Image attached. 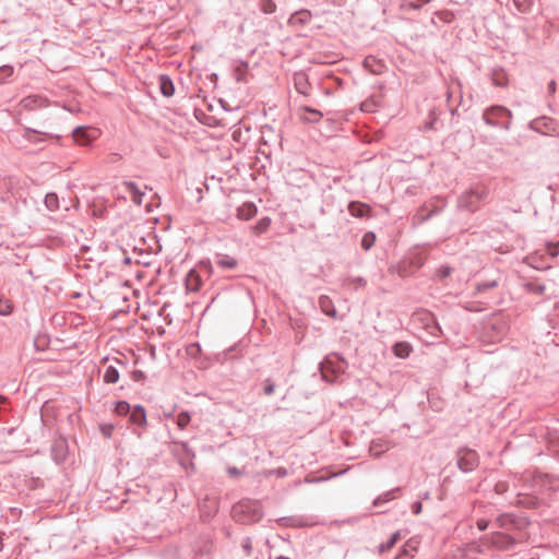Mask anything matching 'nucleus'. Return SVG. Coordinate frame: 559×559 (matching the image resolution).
I'll list each match as a JSON object with an SVG mask.
<instances>
[{
    "instance_id": "nucleus-1",
    "label": "nucleus",
    "mask_w": 559,
    "mask_h": 559,
    "mask_svg": "<svg viewBox=\"0 0 559 559\" xmlns=\"http://www.w3.org/2000/svg\"><path fill=\"white\" fill-rule=\"evenodd\" d=\"M97 136V130L87 127H76L72 131L73 141L82 146L88 145Z\"/></svg>"
},
{
    "instance_id": "nucleus-2",
    "label": "nucleus",
    "mask_w": 559,
    "mask_h": 559,
    "mask_svg": "<svg viewBox=\"0 0 559 559\" xmlns=\"http://www.w3.org/2000/svg\"><path fill=\"white\" fill-rule=\"evenodd\" d=\"M50 105V102L48 98L40 96V95H29L24 97L20 102V106L24 110H37L45 108Z\"/></svg>"
},
{
    "instance_id": "nucleus-3",
    "label": "nucleus",
    "mask_w": 559,
    "mask_h": 559,
    "mask_svg": "<svg viewBox=\"0 0 559 559\" xmlns=\"http://www.w3.org/2000/svg\"><path fill=\"white\" fill-rule=\"evenodd\" d=\"M298 117L302 122L317 123L322 119L323 115L317 109L301 107L298 110Z\"/></svg>"
},
{
    "instance_id": "nucleus-4",
    "label": "nucleus",
    "mask_w": 559,
    "mask_h": 559,
    "mask_svg": "<svg viewBox=\"0 0 559 559\" xmlns=\"http://www.w3.org/2000/svg\"><path fill=\"white\" fill-rule=\"evenodd\" d=\"M477 465V454L474 451H464L459 459V466L462 471H472Z\"/></svg>"
},
{
    "instance_id": "nucleus-5",
    "label": "nucleus",
    "mask_w": 559,
    "mask_h": 559,
    "mask_svg": "<svg viewBox=\"0 0 559 559\" xmlns=\"http://www.w3.org/2000/svg\"><path fill=\"white\" fill-rule=\"evenodd\" d=\"M502 116H507V117H510L511 116V112L506 109L504 107H501V106H495V107H491L490 109H488L485 114H484V119L485 121L488 123V124H491V126H495L497 122L495 121V118L497 117H502Z\"/></svg>"
},
{
    "instance_id": "nucleus-6",
    "label": "nucleus",
    "mask_w": 559,
    "mask_h": 559,
    "mask_svg": "<svg viewBox=\"0 0 559 559\" xmlns=\"http://www.w3.org/2000/svg\"><path fill=\"white\" fill-rule=\"evenodd\" d=\"M480 199L481 195L479 193L471 191L461 197L460 204L467 210L474 211L477 207Z\"/></svg>"
},
{
    "instance_id": "nucleus-7",
    "label": "nucleus",
    "mask_w": 559,
    "mask_h": 559,
    "mask_svg": "<svg viewBox=\"0 0 559 559\" xmlns=\"http://www.w3.org/2000/svg\"><path fill=\"white\" fill-rule=\"evenodd\" d=\"M258 210L252 202L241 204L237 210V217L241 221H249L255 216Z\"/></svg>"
},
{
    "instance_id": "nucleus-8",
    "label": "nucleus",
    "mask_w": 559,
    "mask_h": 559,
    "mask_svg": "<svg viewBox=\"0 0 559 559\" xmlns=\"http://www.w3.org/2000/svg\"><path fill=\"white\" fill-rule=\"evenodd\" d=\"M68 447L64 439H58L52 444L53 459L57 462H63L67 457Z\"/></svg>"
},
{
    "instance_id": "nucleus-9",
    "label": "nucleus",
    "mask_w": 559,
    "mask_h": 559,
    "mask_svg": "<svg viewBox=\"0 0 559 559\" xmlns=\"http://www.w3.org/2000/svg\"><path fill=\"white\" fill-rule=\"evenodd\" d=\"M202 281L195 271H190L186 277V287L190 292H197L201 287Z\"/></svg>"
},
{
    "instance_id": "nucleus-10",
    "label": "nucleus",
    "mask_w": 559,
    "mask_h": 559,
    "mask_svg": "<svg viewBox=\"0 0 559 559\" xmlns=\"http://www.w3.org/2000/svg\"><path fill=\"white\" fill-rule=\"evenodd\" d=\"M158 84H159V90L164 96L170 97L174 95L175 87H174L171 80L168 76L160 75L158 78Z\"/></svg>"
},
{
    "instance_id": "nucleus-11",
    "label": "nucleus",
    "mask_w": 559,
    "mask_h": 559,
    "mask_svg": "<svg viewBox=\"0 0 559 559\" xmlns=\"http://www.w3.org/2000/svg\"><path fill=\"white\" fill-rule=\"evenodd\" d=\"M311 20V13L307 10L296 12L288 21L290 25H305Z\"/></svg>"
},
{
    "instance_id": "nucleus-12",
    "label": "nucleus",
    "mask_w": 559,
    "mask_h": 559,
    "mask_svg": "<svg viewBox=\"0 0 559 559\" xmlns=\"http://www.w3.org/2000/svg\"><path fill=\"white\" fill-rule=\"evenodd\" d=\"M348 211L355 217H364L369 214L370 207L364 203L353 202L349 204Z\"/></svg>"
},
{
    "instance_id": "nucleus-13",
    "label": "nucleus",
    "mask_w": 559,
    "mask_h": 559,
    "mask_svg": "<svg viewBox=\"0 0 559 559\" xmlns=\"http://www.w3.org/2000/svg\"><path fill=\"white\" fill-rule=\"evenodd\" d=\"M294 82H295L296 90L299 93H301L304 95H308L309 94V85H308V82H307V78H306V75L304 73L295 74Z\"/></svg>"
},
{
    "instance_id": "nucleus-14",
    "label": "nucleus",
    "mask_w": 559,
    "mask_h": 559,
    "mask_svg": "<svg viewBox=\"0 0 559 559\" xmlns=\"http://www.w3.org/2000/svg\"><path fill=\"white\" fill-rule=\"evenodd\" d=\"M103 379L106 383H116L119 380V370L112 365L107 366Z\"/></svg>"
},
{
    "instance_id": "nucleus-15",
    "label": "nucleus",
    "mask_w": 559,
    "mask_h": 559,
    "mask_svg": "<svg viewBox=\"0 0 559 559\" xmlns=\"http://www.w3.org/2000/svg\"><path fill=\"white\" fill-rule=\"evenodd\" d=\"M412 352V346L408 343L400 342L394 345L393 353L396 357L406 358Z\"/></svg>"
},
{
    "instance_id": "nucleus-16",
    "label": "nucleus",
    "mask_w": 559,
    "mask_h": 559,
    "mask_svg": "<svg viewBox=\"0 0 559 559\" xmlns=\"http://www.w3.org/2000/svg\"><path fill=\"white\" fill-rule=\"evenodd\" d=\"M416 551L417 546L413 543H407L394 559H411Z\"/></svg>"
},
{
    "instance_id": "nucleus-17",
    "label": "nucleus",
    "mask_w": 559,
    "mask_h": 559,
    "mask_svg": "<svg viewBox=\"0 0 559 559\" xmlns=\"http://www.w3.org/2000/svg\"><path fill=\"white\" fill-rule=\"evenodd\" d=\"M271 226V218L263 217L257 222L254 226H252V231L257 235H261L265 233Z\"/></svg>"
},
{
    "instance_id": "nucleus-18",
    "label": "nucleus",
    "mask_w": 559,
    "mask_h": 559,
    "mask_svg": "<svg viewBox=\"0 0 559 559\" xmlns=\"http://www.w3.org/2000/svg\"><path fill=\"white\" fill-rule=\"evenodd\" d=\"M123 186L129 191L132 201L136 204H140V192L136 185L133 182H124Z\"/></svg>"
},
{
    "instance_id": "nucleus-19",
    "label": "nucleus",
    "mask_w": 559,
    "mask_h": 559,
    "mask_svg": "<svg viewBox=\"0 0 559 559\" xmlns=\"http://www.w3.org/2000/svg\"><path fill=\"white\" fill-rule=\"evenodd\" d=\"M492 83L496 86H506L508 84L507 74L502 70L495 71L492 73Z\"/></svg>"
},
{
    "instance_id": "nucleus-20",
    "label": "nucleus",
    "mask_w": 559,
    "mask_h": 559,
    "mask_svg": "<svg viewBox=\"0 0 559 559\" xmlns=\"http://www.w3.org/2000/svg\"><path fill=\"white\" fill-rule=\"evenodd\" d=\"M493 544L498 548H508L512 544V540L504 534H497L495 536Z\"/></svg>"
},
{
    "instance_id": "nucleus-21",
    "label": "nucleus",
    "mask_w": 559,
    "mask_h": 559,
    "mask_svg": "<svg viewBox=\"0 0 559 559\" xmlns=\"http://www.w3.org/2000/svg\"><path fill=\"white\" fill-rule=\"evenodd\" d=\"M374 241H376V235L373 233L369 231L364 235V237L361 239V247L365 250H369L374 245Z\"/></svg>"
},
{
    "instance_id": "nucleus-22",
    "label": "nucleus",
    "mask_w": 559,
    "mask_h": 559,
    "mask_svg": "<svg viewBox=\"0 0 559 559\" xmlns=\"http://www.w3.org/2000/svg\"><path fill=\"white\" fill-rule=\"evenodd\" d=\"M45 204L50 210H57L59 206L58 197L55 193H49L45 198Z\"/></svg>"
},
{
    "instance_id": "nucleus-23",
    "label": "nucleus",
    "mask_w": 559,
    "mask_h": 559,
    "mask_svg": "<svg viewBox=\"0 0 559 559\" xmlns=\"http://www.w3.org/2000/svg\"><path fill=\"white\" fill-rule=\"evenodd\" d=\"M260 8L265 14L275 12L276 4L273 0H261Z\"/></svg>"
},
{
    "instance_id": "nucleus-24",
    "label": "nucleus",
    "mask_w": 559,
    "mask_h": 559,
    "mask_svg": "<svg viewBox=\"0 0 559 559\" xmlns=\"http://www.w3.org/2000/svg\"><path fill=\"white\" fill-rule=\"evenodd\" d=\"M13 310V306L9 299L0 298V314L9 316Z\"/></svg>"
},
{
    "instance_id": "nucleus-25",
    "label": "nucleus",
    "mask_w": 559,
    "mask_h": 559,
    "mask_svg": "<svg viewBox=\"0 0 559 559\" xmlns=\"http://www.w3.org/2000/svg\"><path fill=\"white\" fill-rule=\"evenodd\" d=\"M400 539V533H394L391 538L389 539V542L386 544H381L380 547H379V551L380 552H383V551H388L390 550L394 545L395 543Z\"/></svg>"
},
{
    "instance_id": "nucleus-26",
    "label": "nucleus",
    "mask_w": 559,
    "mask_h": 559,
    "mask_svg": "<svg viewBox=\"0 0 559 559\" xmlns=\"http://www.w3.org/2000/svg\"><path fill=\"white\" fill-rule=\"evenodd\" d=\"M130 405L126 401H120L116 404L115 411L118 415H128L130 413Z\"/></svg>"
},
{
    "instance_id": "nucleus-27",
    "label": "nucleus",
    "mask_w": 559,
    "mask_h": 559,
    "mask_svg": "<svg viewBox=\"0 0 559 559\" xmlns=\"http://www.w3.org/2000/svg\"><path fill=\"white\" fill-rule=\"evenodd\" d=\"M190 423V415L187 412H181L177 417V426L180 429L186 428Z\"/></svg>"
},
{
    "instance_id": "nucleus-28",
    "label": "nucleus",
    "mask_w": 559,
    "mask_h": 559,
    "mask_svg": "<svg viewBox=\"0 0 559 559\" xmlns=\"http://www.w3.org/2000/svg\"><path fill=\"white\" fill-rule=\"evenodd\" d=\"M217 264L222 267L234 269L237 265V261L233 258L224 257L218 260Z\"/></svg>"
},
{
    "instance_id": "nucleus-29",
    "label": "nucleus",
    "mask_w": 559,
    "mask_h": 559,
    "mask_svg": "<svg viewBox=\"0 0 559 559\" xmlns=\"http://www.w3.org/2000/svg\"><path fill=\"white\" fill-rule=\"evenodd\" d=\"M430 0H415L414 2L403 3V9H419L423 4L428 3Z\"/></svg>"
},
{
    "instance_id": "nucleus-30",
    "label": "nucleus",
    "mask_w": 559,
    "mask_h": 559,
    "mask_svg": "<svg viewBox=\"0 0 559 559\" xmlns=\"http://www.w3.org/2000/svg\"><path fill=\"white\" fill-rule=\"evenodd\" d=\"M12 73H13V68L11 66L0 67V82H2L5 78L11 76Z\"/></svg>"
},
{
    "instance_id": "nucleus-31",
    "label": "nucleus",
    "mask_w": 559,
    "mask_h": 559,
    "mask_svg": "<svg viewBox=\"0 0 559 559\" xmlns=\"http://www.w3.org/2000/svg\"><path fill=\"white\" fill-rule=\"evenodd\" d=\"M247 509H249V504L248 503H238V504H236L234 507V509H233L234 516L238 518V515L240 513H245Z\"/></svg>"
},
{
    "instance_id": "nucleus-32",
    "label": "nucleus",
    "mask_w": 559,
    "mask_h": 559,
    "mask_svg": "<svg viewBox=\"0 0 559 559\" xmlns=\"http://www.w3.org/2000/svg\"><path fill=\"white\" fill-rule=\"evenodd\" d=\"M41 132L39 131H36V130H33V129H25V132H24V138L31 142H35V138L34 135L36 134H40Z\"/></svg>"
},
{
    "instance_id": "nucleus-33",
    "label": "nucleus",
    "mask_w": 559,
    "mask_h": 559,
    "mask_svg": "<svg viewBox=\"0 0 559 559\" xmlns=\"http://www.w3.org/2000/svg\"><path fill=\"white\" fill-rule=\"evenodd\" d=\"M158 206H159V198L154 197L152 199V201L148 204H146V212L152 213L154 207H158Z\"/></svg>"
},
{
    "instance_id": "nucleus-34",
    "label": "nucleus",
    "mask_w": 559,
    "mask_h": 559,
    "mask_svg": "<svg viewBox=\"0 0 559 559\" xmlns=\"http://www.w3.org/2000/svg\"><path fill=\"white\" fill-rule=\"evenodd\" d=\"M139 414H140V405H134L132 413L130 414L129 420L132 421L133 424H136Z\"/></svg>"
},
{
    "instance_id": "nucleus-35",
    "label": "nucleus",
    "mask_w": 559,
    "mask_h": 559,
    "mask_svg": "<svg viewBox=\"0 0 559 559\" xmlns=\"http://www.w3.org/2000/svg\"><path fill=\"white\" fill-rule=\"evenodd\" d=\"M550 255L556 257L559 252V243L548 249Z\"/></svg>"
},
{
    "instance_id": "nucleus-36",
    "label": "nucleus",
    "mask_w": 559,
    "mask_h": 559,
    "mask_svg": "<svg viewBox=\"0 0 559 559\" xmlns=\"http://www.w3.org/2000/svg\"><path fill=\"white\" fill-rule=\"evenodd\" d=\"M397 491H399V489H394V490H392V491H390V492H386V493L383 496V500H384V501H386V500H389V499H391V498H394L393 493H395V492H397Z\"/></svg>"
},
{
    "instance_id": "nucleus-37",
    "label": "nucleus",
    "mask_w": 559,
    "mask_h": 559,
    "mask_svg": "<svg viewBox=\"0 0 559 559\" xmlns=\"http://www.w3.org/2000/svg\"><path fill=\"white\" fill-rule=\"evenodd\" d=\"M487 525H488L487 522L484 520H480L477 522V526L480 531H484L487 527Z\"/></svg>"
},
{
    "instance_id": "nucleus-38",
    "label": "nucleus",
    "mask_w": 559,
    "mask_h": 559,
    "mask_svg": "<svg viewBox=\"0 0 559 559\" xmlns=\"http://www.w3.org/2000/svg\"><path fill=\"white\" fill-rule=\"evenodd\" d=\"M228 474L231 475V476H237L239 475V471L236 468V467H229L227 469Z\"/></svg>"
},
{
    "instance_id": "nucleus-39",
    "label": "nucleus",
    "mask_w": 559,
    "mask_h": 559,
    "mask_svg": "<svg viewBox=\"0 0 559 559\" xmlns=\"http://www.w3.org/2000/svg\"><path fill=\"white\" fill-rule=\"evenodd\" d=\"M548 88H549V91H550L551 93H555V92H556V82H555V81H551V82L549 83Z\"/></svg>"
},
{
    "instance_id": "nucleus-40",
    "label": "nucleus",
    "mask_w": 559,
    "mask_h": 559,
    "mask_svg": "<svg viewBox=\"0 0 559 559\" xmlns=\"http://www.w3.org/2000/svg\"><path fill=\"white\" fill-rule=\"evenodd\" d=\"M421 510V503L420 502H417L415 506H414V512L416 514H418Z\"/></svg>"
},
{
    "instance_id": "nucleus-41",
    "label": "nucleus",
    "mask_w": 559,
    "mask_h": 559,
    "mask_svg": "<svg viewBox=\"0 0 559 559\" xmlns=\"http://www.w3.org/2000/svg\"><path fill=\"white\" fill-rule=\"evenodd\" d=\"M324 304H325V300H324V299H322V300H321V307L323 308V310H324L328 314H330V316H334V311H333V312L328 311V310L324 308Z\"/></svg>"
},
{
    "instance_id": "nucleus-42",
    "label": "nucleus",
    "mask_w": 559,
    "mask_h": 559,
    "mask_svg": "<svg viewBox=\"0 0 559 559\" xmlns=\"http://www.w3.org/2000/svg\"><path fill=\"white\" fill-rule=\"evenodd\" d=\"M273 391H274L273 385H269V386L265 388V393L266 394H271V393H273Z\"/></svg>"
},
{
    "instance_id": "nucleus-43",
    "label": "nucleus",
    "mask_w": 559,
    "mask_h": 559,
    "mask_svg": "<svg viewBox=\"0 0 559 559\" xmlns=\"http://www.w3.org/2000/svg\"><path fill=\"white\" fill-rule=\"evenodd\" d=\"M4 402H5V397L0 395V405L3 404Z\"/></svg>"
},
{
    "instance_id": "nucleus-44",
    "label": "nucleus",
    "mask_w": 559,
    "mask_h": 559,
    "mask_svg": "<svg viewBox=\"0 0 559 559\" xmlns=\"http://www.w3.org/2000/svg\"><path fill=\"white\" fill-rule=\"evenodd\" d=\"M322 376H323V377H326V376H325V364L323 365V368H322Z\"/></svg>"
},
{
    "instance_id": "nucleus-45",
    "label": "nucleus",
    "mask_w": 559,
    "mask_h": 559,
    "mask_svg": "<svg viewBox=\"0 0 559 559\" xmlns=\"http://www.w3.org/2000/svg\"><path fill=\"white\" fill-rule=\"evenodd\" d=\"M276 559H290V558H288V557H284V556H281V557H278V558H276Z\"/></svg>"
},
{
    "instance_id": "nucleus-46",
    "label": "nucleus",
    "mask_w": 559,
    "mask_h": 559,
    "mask_svg": "<svg viewBox=\"0 0 559 559\" xmlns=\"http://www.w3.org/2000/svg\"><path fill=\"white\" fill-rule=\"evenodd\" d=\"M2 549V537L0 536V550Z\"/></svg>"
},
{
    "instance_id": "nucleus-47",
    "label": "nucleus",
    "mask_w": 559,
    "mask_h": 559,
    "mask_svg": "<svg viewBox=\"0 0 559 559\" xmlns=\"http://www.w3.org/2000/svg\"><path fill=\"white\" fill-rule=\"evenodd\" d=\"M150 265H151V262L145 263L146 267H150Z\"/></svg>"
}]
</instances>
